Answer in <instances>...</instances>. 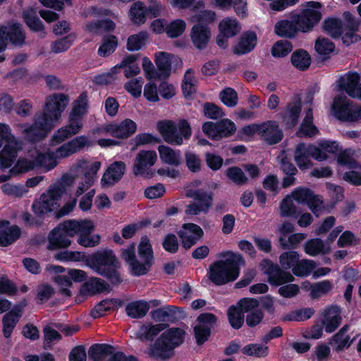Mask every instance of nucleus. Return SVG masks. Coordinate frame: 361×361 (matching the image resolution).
<instances>
[{"instance_id":"f257e3e1","label":"nucleus","mask_w":361,"mask_h":361,"mask_svg":"<svg viewBox=\"0 0 361 361\" xmlns=\"http://www.w3.org/2000/svg\"><path fill=\"white\" fill-rule=\"evenodd\" d=\"M69 103L68 97L62 93H55L46 97L44 110L37 112L32 123L19 125L24 137L32 142L45 138L61 121V114Z\"/></svg>"},{"instance_id":"f03ea898","label":"nucleus","mask_w":361,"mask_h":361,"mask_svg":"<svg viewBox=\"0 0 361 361\" xmlns=\"http://www.w3.org/2000/svg\"><path fill=\"white\" fill-rule=\"evenodd\" d=\"M223 259L212 263L208 270L209 280L221 286L236 280L240 275V267L245 264V259L238 252H226L221 254Z\"/></svg>"},{"instance_id":"7ed1b4c3","label":"nucleus","mask_w":361,"mask_h":361,"mask_svg":"<svg viewBox=\"0 0 361 361\" xmlns=\"http://www.w3.org/2000/svg\"><path fill=\"white\" fill-rule=\"evenodd\" d=\"M75 178V177L73 174L63 176L62 183L50 188L33 204L32 209L35 214L38 216H43L52 212L56 214L60 207L59 201L66 191L62 184L70 186L74 183Z\"/></svg>"},{"instance_id":"20e7f679","label":"nucleus","mask_w":361,"mask_h":361,"mask_svg":"<svg viewBox=\"0 0 361 361\" xmlns=\"http://www.w3.org/2000/svg\"><path fill=\"white\" fill-rule=\"evenodd\" d=\"M87 267L97 274L108 278L112 283L117 284L122 281L119 273L116 271L119 263L111 250H104L93 253L87 260Z\"/></svg>"},{"instance_id":"39448f33","label":"nucleus","mask_w":361,"mask_h":361,"mask_svg":"<svg viewBox=\"0 0 361 361\" xmlns=\"http://www.w3.org/2000/svg\"><path fill=\"white\" fill-rule=\"evenodd\" d=\"M157 130L164 140L171 145L181 146L192 135L190 123L185 119L174 122L171 120H163L157 122Z\"/></svg>"},{"instance_id":"423d86ee","label":"nucleus","mask_w":361,"mask_h":361,"mask_svg":"<svg viewBox=\"0 0 361 361\" xmlns=\"http://www.w3.org/2000/svg\"><path fill=\"white\" fill-rule=\"evenodd\" d=\"M56 166V163L51 157H44L42 147H35L28 151L23 157L18 159L16 164L10 170L11 175H18L41 167L45 171Z\"/></svg>"},{"instance_id":"0eeeda50","label":"nucleus","mask_w":361,"mask_h":361,"mask_svg":"<svg viewBox=\"0 0 361 361\" xmlns=\"http://www.w3.org/2000/svg\"><path fill=\"white\" fill-rule=\"evenodd\" d=\"M185 335V331L180 328H171L164 331L156 341L152 354L162 360L169 357L173 349L183 342Z\"/></svg>"},{"instance_id":"6e6552de","label":"nucleus","mask_w":361,"mask_h":361,"mask_svg":"<svg viewBox=\"0 0 361 361\" xmlns=\"http://www.w3.org/2000/svg\"><path fill=\"white\" fill-rule=\"evenodd\" d=\"M322 5L317 1H308L302 4L300 13L296 11L289 13L290 19H298L302 32H310L322 18Z\"/></svg>"},{"instance_id":"1a4fd4ad","label":"nucleus","mask_w":361,"mask_h":361,"mask_svg":"<svg viewBox=\"0 0 361 361\" xmlns=\"http://www.w3.org/2000/svg\"><path fill=\"white\" fill-rule=\"evenodd\" d=\"M202 184L200 180L192 181L186 187V195L194 199L196 202L189 204L185 210L189 215H196L200 212H207L212 204V197L210 194L195 189Z\"/></svg>"},{"instance_id":"9d476101","label":"nucleus","mask_w":361,"mask_h":361,"mask_svg":"<svg viewBox=\"0 0 361 361\" xmlns=\"http://www.w3.org/2000/svg\"><path fill=\"white\" fill-rule=\"evenodd\" d=\"M157 160V154L154 150H140L136 154L133 162L132 171L133 174L135 176H140L145 178H153L155 174V171L152 168Z\"/></svg>"},{"instance_id":"9b49d317","label":"nucleus","mask_w":361,"mask_h":361,"mask_svg":"<svg viewBox=\"0 0 361 361\" xmlns=\"http://www.w3.org/2000/svg\"><path fill=\"white\" fill-rule=\"evenodd\" d=\"M92 145L91 141L85 135L77 136L71 140L63 144L59 147L54 152H51L49 149L42 147L44 157H52L58 164V159L67 158L82 150L85 147Z\"/></svg>"},{"instance_id":"f8f14e48","label":"nucleus","mask_w":361,"mask_h":361,"mask_svg":"<svg viewBox=\"0 0 361 361\" xmlns=\"http://www.w3.org/2000/svg\"><path fill=\"white\" fill-rule=\"evenodd\" d=\"M75 225L73 223V220H68L53 229L48 236L47 248L49 250H57L69 247L71 240L68 237H73Z\"/></svg>"},{"instance_id":"ddd939ff","label":"nucleus","mask_w":361,"mask_h":361,"mask_svg":"<svg viewBox=\"0 0 361 361\" xmlns=\"http://www.w3.org/2000/svg\"><path fill=\"white\" fill-rule=\"evenodd\" d=\"M75 224V228L73 232V236L78 235L77 243L85 247H94L100 243L101 237L99 234H92L95 225L92 220H73Z\"/></svg>"},{"instance_id":"4468645a","label":"nucleus","mask_w":361,"mask_h":361,"mask_svg":"<svg viewBox=\"0 0 361 361\" xmlns=\"http://www.w3.org/2000/svg\"><path fill=\"white\" fill-rule=\"evenodd\" d=\"M310 157L319 161L326 159V155L321 152L316 145L307 146L304 143H300L296 146L294 160L300 169L305 170L312 167V162Z\"/></svg>"},{"instance_id":"2eb2a0df","label":"nucleus","mask_w":361,"mask_h":361,"mask_svg":"<svg viewBox=\"0 0 361 361\" xmlns=\"http://www.w3.org/2000/svg\"><path fill=\"white\" fill-rule=\"evenodd\" d=\"M136 130V123L130 118H126L118 123L105 124L94 130V133L99 135L109 134L118 139H126L134 135Z\"/></svg>"},{"instance_id":"dca6fc26","label":"nucleus","mask_w":361,"mask_h":361,"mask_svg":"<svg viewBox=\"0 0 361 361\" xmlns=\"http://www.w3.org/2000/svg\"><path fill=\"white\" fill-rule=\"evenodd\" d=\"M331 114L338 120L356 122L357 106L345 95H336L331 106Z\"/></svg>"},{"instance_id":"f3484780","label":"nucleus","mask_w":361,"mask_h":361,"mask_svg":"<svg viewBox=\"0 0 361 361\" xmlns=\"http://www.w3.org/2000/svg\"><path fill=\"white\" fill-rule=\"evenodd\" d=\"M89 357L93 361H137L133 357H126L121 352L115 353L111 346L106 344L92 345L89 350Z\"/></svg>"},{"instance_id":"a211bd4d","label":"nucleus","mask_w":361,"mask_h":361,"mask_svg":"<svg viewBox=\"0 0 361 361\" xmlns=\"http://www.w3.org/2000/svg\"><path fill=\"white\" fill-rule=\"evenodd\" d=\"M138 255L141 259L140 264L134 263L133 265V274L137 276L145 274L149 270L154 259L152 245L145 236L141 238L138 245Z\"/></svg>"},{"instance_id":"6ab92c4d","label":"nucleus","mask_w":361,"mask_h":361,"mask_svg":"<svg viewBox=\"0 0 361 361\" xmlns=\"http://www.w3.org/2000/svg\"><path fill=\"white\" fill-rule=\"evenodd\" d=\"M290 196L299 204H307L312 212L317 216L325 209L321 197L314 195L309 189L298 188L293 190Z\"/></svg>"},{"instance_id":"aec40b11","label":"nucleus","mask_w":361,"mask_h":361,"mask_svg":"<svg viewBox=\"0 0 361 361\" xmlns=\"http://www.w3.org/2000/svg\"><path fill=\"white\" fill-rule=\"evenodd\" d=\"M25 35L20 24L0 27V52L6 49L8 42L18 46L23 43Z\"/></svg>"},{"instance_id":"412c9836","label":"nucleus","mask_w":361,"mask_h":361,"mask_svg":"<svg viewBox=\"0 0 361 361\" xmlns=\"http://www.w3.org/2000/svg\"><path fill=\"white\" fill-rule=\"evenodd\" d=\"M260 267L268 275L269 282L272 285L280 286L294 280L291 274L281 271L277 265H274L269 260H263Z\"/></svg>"},{"instance_id":"4be33fe9","label":"nucleus","mask_w":361,"mask_h":361,"mask_svg":"<svg viewBox=\"0 0 361 361\" xmlns=\"http://www.w3.org/2000/svg\"><path fill=\"white\" fill-rule=\"evenodd\" d=\"M215 322V317L210 313H204L198 317L197 323L194 326L195 336L198 344H202L208 339Z\"/></svg>"},{"instance_id":"5701e85b","label":"nucleus","mask_w":361,"mask_h":361,"mask_svg":"<svg viewBox=\"0 0 361 361\" xmlns=\"http://www.w3.org/2000/svg\"><path fill=\"white\" fill-rule=\"evenodd\" d=\"M48 270L50 272L57 274L53 277V281L57 285L60 293L65 298L71 297L72 293L70 288L73 283L68 271H66L65 268L59 265H51L48 267Z\"/></svg>"},{"instance_id":"b1692460","label":"nucleus","mask_w":361,"mask_h":361,"mask_svg":"<svg viewBox=\"0 0 361 361\" xmlns=\"http://www.w3.org/2000/svg\"><path fill=\"white\" fill-rule=\"evenodd\" d=\"M338 86L352 98L361 99V77L357 73H350L343 76Z\"/></svg>"},{"instance_id":"393cba45","label":"nucleus","mask_w":361,"mask_h":361,"mask_svg":"<svg viewBox=\"0 0 361 361\" xmlns=\"http://www.w3.org/2000/svg\"><path fill=\"white\" fill-rule=\"evenodd\" d=\"M26 306L25 301L15 305L13 309L3 317V334L8 338L11 335L15 326L23 315L24 307Z\"/></svg>"},{"instance_id":"a878e982","label":"nucleus","mask_w":361,"mask_h":361,"mask_svg":"<svg viewBox=\"0 0 361 361\" xmlns=\"http://www.w3.org/2000/svg\"><path fill=\"white\" fill-rule=\"evenodd\" d=\"M178 234L183 246L188 249L202 236L203 231L198 225L190 223L183 224Z\"/></svg>"},{"instance_id":"bb28decb","label":"nucleus","mask_w":361,"mask_h":361,"mask_svg":"<svg viewBox=\"0 0 361 361\" xmlns=\"http://www.w3.org/2000/svg\"><path fill=\"white\" fill-rule=\"evenodd\" d=\"M109 284L104 280L93 277L82 285L77 300L81 301L82 299L80 298L91 296L97 293L109 291Z\"/></svg>"},{"instance_id":"cd10ccee","label":"nucleus","mask_w":361,"mask_h":361,"mask_svg":"<svg viewBox=\"0 0 361 361\" xmlns=\"http://www.w3.org/2000/svg\"><path fill=\"white\" fill-rule=\"evenodd\" d=\"M160 303L158 300H136L128 303L126 307V311L130 317L141 318L146 315L150 307H158Z\"/></svg>"},{"instance_id":"c85d7f7f","label":"nucleus","mask_w":361,"mask_h":361,"mask_svg":"<svg viewBox=\"0 0 361 361\" xmlns=\"http://www.w3.org/2000/svg\"><path fill=\"white\" fill-rule=\"evenodd\" d=\"M101 166L99 161L80 159L73 166L72 170L75 173H82L84 178L94 182Z\"/></svg>"},{"instance_id":"c756f323","label":"nucleus","mask_w":361,"mask_h":361,"mask_svg":"<svg viewBox=\"0 0 361 361\" xmlns=\"http://www.w3.org/2000/svg\"><path fill=\"white\" fill-rule=\"evenodd\" d=\"M126 164L123 161H114L104 173L101 183L103 186L112 185L118 182L124 175Z\"/></svg>"},{"instance_id":"7c9ffc66","label":"nucleus","mask_w":361,"mask_h":361,"mask_svg":"<svg viewBox=\"0 0 361 361\" xmlns=\"http://www.w3.org/2000/svg\"><path fill=\"white\" fill-rule=\"evenodd\" d=\"M341 309L337 306H331L323 312L322 325L327 333L334 331L341 324Z\"/></svg>"},{"instance_id":"2f4dec72","label":"nucleus","mask_w":361,"mask_h":361,"mask_svg":"<svg viewBox=\"0 0 361 361\" xmlns=\"http://www.w3.org/2000/svg\"><path fill=\"white\" fill-rule=\"evenodd\" d=\"M280 20L274 25V33L281 37L293 38L300 31L298 19Z\"/></svg>"},{"instance_id":"473e14b6","label":"nucleus","mask_w":361,"mask_h":361,"mask_svg":"<svg viewBox=\"0 0 361 361\" xmlns=\"http://www.w3.org/2000/svg\"><path fill=\"white\" fill-rule=\"evenodd\" d=\"M209 28L202 24L195 25L190 31L191 41L195 48L198 49H204L211 38Z\"/></svg>"},{"instance_id":"72a5a7b5","label":"nucleus","mask_w":361,"mask_h":361,"mask_svg":"<svg viewBox=\"0 0 361 361\" xmlns=\"http://www.w3.org/2000/svg\"><path fill=\"white\" fill-rule=\"evenodd\" d=\"M301 287L302 290L310 293L311 298H319L330 293L334 288V284L329 280H323L314 283L305 281Z\"/></svg>"},{"instance_id":"f704fd0d","label":"nucleus","mask_w":361,"mask_h":361,"mask_svg":"<svg viewBox=\"0 0 361 361\" xmlns=\"http://www.w3.org/2000/svg\"><path fill=\"white\" fill-rule=\"evenodd\" d=\"M257 36L254 31H246L243 32L238 42L233 47V52L235 54H245L251 51L257 45Z\"/></svg>"},{"instance_id":"c9c22d12","label":"nucleus","mask_w":361,"mask_h":361,"mask_svg":"<svg viewBox=\"0 0 361 361\" xmlns=\"http://www.w3.org/2000/svg\"><path fill=\"white\" fill-rule=\"evenodd\" d=\"M259 135L270 145L279 142L282 138V132L274 121L260 124Z\"/></svg>"},{"instance_id":"e433bc0d","label":"nucleus","mask_w":361,"mask_h":361,"mask_svg":"<svg viewBox=\"0 0 361 361\" xmlns=\"http://www.w3.org/2000/svg\"><path fill=\"white\" fill-rule=\"evenodd\" d=\"M20 235V230L8 221H0V245L8 246L14 243Z\"/></svg>"},{"instance_id":"4c0bfd02","label":"nucleus","mask_w":361,"mask_h":361,"mask_svg":"<svg viewBox=\"0 0 361 361\" xmlns=\"http://www.w3.org/2000/svg\"><path fill=\"white\" fill-rule=\"evenodd\" d=\"M301 111V102L298 98H295L286 107L285 111L282 114V122L288 128L294 126L298 120Z\"/></svg>"},{"instance_id":"58836bf2","label":"nucleus","mask_w":361,"mask_h":361,"mask_svg":"<svg viewBox=\"0 0 361 361\" xmlns=\"http://www.w3.org/2000/svg\"><path fill=\"white\" fill-rule=\"evenodd\" d=\"M157 149L162 163L173 166L181 164L182 158L179 150H175L164 145H159Z\"/></svg>"},{"instance_id":"ea45409f","label":"nucleus","mask_w":361,"mask_h":361,"mask_svg":"<svg viewBox=\"0 0 361 361\" xmlns=\"http://www.w3.org/2000/svg\"><path fill=\"white\" fill-rule=\"evenodd\" d=\"M241 26L234 18L226 17L219 24V31L226 37H233L240 30Z\"/></svg>"},{"instance_id":"a19ab883","label":"nucleus","mask_w":361,"mask_h":361,"mask_svg":"<svg viewBox=\"0 0 361 361\" xmlns=\"http://www.w3.org/2000/svg\"><path fill=\"white\" fill-rule=\"evenodd\" d=\"M137 59V55H129L124 57L120 63V67L123 69V74L126 78H130L137 75L140 73Z\"/></svg>"},{"instance_id":"79ce46f5","label":"nucleus","mask_w":361,"mask_h":361,"mask_svg":"<svg viewBox=\"0 0 361 361\" xmlns=\"http://www.w3.org/2000/svg\"><path fill=\"white\" fill-rule=\"evenodd\" d=\"M331 248L329 243H324L319 238L308 240L305 245L306 254L310 256L317 255H324L330 251Z\"/></svg>"},{"instance_id":"37998d69","label":"nucleus","mask_w":361,"mask_h":361,"mask_svg":"<svg viewBox=\"0 0 361 361\" xmlns=\"http://www.w3.org/2000/svg\"><path fill=\"white\" fill-rule=\"evenodd\" d=\"M147 17V9L142 2L136 1L130 6L129 18L133 23L137 25L143 24Z\"/></svg>"},{"instance_id":"c03bdc74","label":"nucleus","mask_w":361,"mask_h":361,"mask_svg":"<svg viewBox=\"0 0 361 361\" xmlns=\"http://www.w3.org/2000/svg\"><path fill=\"white\" fill-rule=\"evenodd\" d=\"M313 114L312 109H309L306 111L305 116L302 120L298 135L300 137L308 136L312 137L318 133V130L316 126L312 123Z\"/></svg>"},{"instance_id":"a18cd8bd","label":"nucleus","mask_w":361,"mask_h":361,"mask_svg":"<svg viewBox=\"0 0 361 361\" xmlns=\"http://www.w3.org/2000/svg\"><path fill=\"white\" fill-rule=\"evenodd\" d=\"M290 61L295 68L300 71H305L309 68L312 60L307 51L298 49L292 54Z\"/></svg>"},{"instance_id":"49530a36","label":"nucleus","mask_w":361,"mask_h":361,"mask_svg":"<svg viewBox=\"0 0 361 361\" xmlns=\"http://www.w3.org/2000/svg\"><path fill=\"white\" fill-rule=\"evenodd\" d=\"M166 328V324L163 323L155 325L144 324L138 330L137 336L141 340H151Z\"/></svg>"},{"instance_id":"de8ad7c7","label":"nucleus","mask_w":361,"mask_h":361,"mask_svg":"<svg viewBox=\"0 0 361 361\" xmlns=\"http://www.w3.org/2000/svg\"><path fill=\"white\" fill-rule=\"evenodd\" d=\"M91 255L86 256L84 252L78 251L66 250L57 253L55 255V259L62 262H85L87 266V260L91 257Z\"/></svg>"},{"instance_id":"09e8293b","label":"nucleus","mask_w":361,"mask_h":361,"mask_svg":"<svg viewBox=\"0 0 361 361\" xmlns=\"http://www.w3.org/2000/svg\"><path fill=\"white\" fill-rule=\"evenodd\" d=\"M348 327H343L332 338L331 344L337 350L348 348L353 342L347 334Z\"/></svg>"},{"instance_id":"8fccbe9b","label":"nucleus","mask_w":361,"mask_h":361,"mask_svg":"<svg viewBox=\"0 0 361 361\" xmlns=\"http://www.w3.org/2000/svg\"><path fill=\"white\" fill-rule=\"evenodd\" d=\"M173 56L171 54L164 51L157 52L154 55V61L158 69L166 76L170 74Z\"/></svg>"},{"instance_id":"3c124183","label":"nucleus","mask_w":361,"mask_h":361,"mask_svg":"<svg viewBox=\"0 0 361 361\" xmlns=\"http://www.w3.org/2000/svg\"><path fill=\"white\" fill-rule=\"evenodd\" d=\"M149 35L145 31L133 35L128 39L127 49L132 51L140 50L146 44Z\"/></svg>"},{"instance_id":"603ef678","label":"nucleus","mask_w":361,"mask_h":361,"mask_svg":"<svg viewBox=\"0 0 361 361\" xmlns=\"http://www.w3.org/2000/svg\"><path fill=\"white\" fill-rule=\"evenodd\" d=\"M23 18L27 26L35 31H41L43 30V24L37 16L36 10L32 8H28L23 13Z\"/></svg>"},{"instance_id":"864d4df0","label":"nucleus","mask_w":361,"mask_h":361,"mask_svg":"<svg viewBox=\"0 0 361 361\" xmlns=\"http://www.w3.org/2000/svg\"><path fill=\"white\" fill-rule=\"evenodd\" d=\"M117 303V300L115 299L104 300L92 310L91 315L94 318L103 317L106 314V312L115 307Z\"/></svg>"},{"instance_id":"5fc2aeb1","label":"nucleus","mask_w":361,"mask_h":361,"mask_svg":"<svg viewBox=\"0 0 361 361\" xmlns=\"http://www.w3.org/2000/svg\"><path fill=\"white\" fill-rule=\"evenodd\" d=\"M293 49L291 43L286 40H279L271 49V55L275 58H283L288 55Z\"/></svg>"},{"instance_id":"6e6d98bb","label":"nucleus","mask_w":361,"mask_h":361,"mask_svg":"<svg viewBox=\"0 0 361 361\" xmlns=\"http://www.w3.org/2000/svg\"><path fill=\"white\" fill-rule=\"evenodd\" d=\"M315 267V263L312 260L298 259L295 266L293 268V272L296 276H307L312 272Z\"/></svg>"},{"instance_id":"4d7b16f0","label":"nucleus","mask_w":361,"mask_h":361,"mask_svg":"<svg viewBox=\"0 0 361 361\" xmlns=\"http://www.w3.org/2000/svg\"><path fill=\"white\" fill-rule=\"evenodd\" d=\"M196 80L191 70H188L184 75L182 90L185 97L190 98L195 94Z\"/></svg>"},{"instance_id":"13d9d810","label":"nucleus","mask_w":361,"mask_h":361,"mask_svg":"<svg viewBox=\"0 0 361 361\" xmlns=\"http://www.w3.org/2000/svg\"><path fill=\"white\" fill-rule=\"evenodd\" d=\"M75 40V35L70 34L66 37L51 43V50L55 54L63 52L71 47Z\"/></svg>"},{"instance_id":"bf43d9fd","label":"nucleus","mask_w":361,"mask_h":361,"mask_svg":"<svg viewBox=\"0 0 361 361\" xmlns=\"http://www.w3.org/2000/svg\"><path fill=\"white\" fill-rule=\"evenodd\" d=\"M186 27V24L183 20H175L170 23H167L166 27V34L169 37L176 38L181 35Z\"/></svg>"},{"instance_id":"052dcab7","label":"nucleus","mask_w":361,"mask_h":361,"mask_svg":"<svg viewBox=\"0 0 361 361\" xmlns=\"http://www.w3.org/2000/svg\"><path fill=\"white\" fill-rule=\"evenodd\" d=\"M117 44V39L114 36L104 38L102 44L99 47L98 54L102 57L109 56L115 51Z\"/></svg>"},{"instance_id":"680f3d73","label":"nucleus","mask_w":361,"mask_h":361,"mask_svg":"<svg viewBox=\"0 0 361 361\" xmlns=\"http://www.w3.org/2000/svg\"><path fill=\"white\" fill-rule=\"evenodd\" d=\"M142 85L143 78L138 77L126 82L124 85V88L133 97L138 98L142 94Z\"/></svg>"},{"instance_id":"e2e57ef3","label":"nucleus","mask_w":361,"mask_h":361,"mask_svg":"<svg viewBox=\"0 0 361 361\" xmlns=\"http://www.w3.org/2000/svg\"><path fill=\"white\" fill-rule=\"evenodd\" d=\"M221 102L228 107H234L237 105L238 97L237 92L231 87L224 89L219 94Z\"/></svg>"},{"instance_id":"0e129e2a","label":"nucleus","mask_w":361,"mask_h":361,"mask_svg":"<svg viewBox=\"0 0 361 361\" xmlns=\"http://www.w3.org/2000/svg\"><path fill=\"white\" fill-rule=\"evenodd\" d=\"M299 259V255L295 251H288L282 253L279 257L281 266L284 269H292Z\"/></svg>"},{"instance_id":"69168bd1","label":"nucleus","mask_w":361,"mask_h":361,"mask_svg":"<svg viewBox=\"0 0 361 361\" xmlns=\"http://www.w3.org/2000/svg\"><path fill=\"white\" fill-rule=\"evenodd\" d=\"M228 318L232 327L239 329L242 326L244 322L243 313L237 306H231L228 310Z\"/></svg>"},{"instance_id":"338daca9","label":"nucleus","mask_w":361,"mask_h":361,"mask_svg":"<svg viewBox=\"0 0 361 361\" xmlns=\"http://www.w3.org/2000/svg\"><path fill=\"white\" fill-rule=\"evenodd\" d=\"M226 175L233 183L238 185H243L247 181V178L243 170L236 166L228 168L226 171Z\"/></svg>"},{"instance_id":"774afa93","label":"nucleus","mask_w":361,"mask_h":361,"mask_svg":"<svg viewBox=\"0 0 361 361\" xmlns=\"http://www.w3.org/2000/svg\"><path fill=\"white\" fill-rule=\"evenodd\" d=\"M324 30L331 36L336 37L341 33V22L336 18H328L323 24Z\"/></svg>"}]
</instances>
